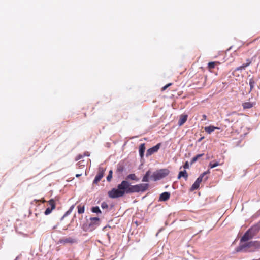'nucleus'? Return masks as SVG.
Listing matches in <instances>:
<instances>
[{"instance_id": "f257e3e1", "label": "nucleus", "mask_w": 260, "mask_h": 260, "mask_svg": "<svg viewBox=\"0 0 260 260\" xmlns=\"http://www.w3.org/2000/svg\"><path fill=\"white\" fill-rule=\"evenodd\" d=\"M128 187V182L127 180H123L121 183L118 185L117 188H113L108 193V196L111 198H117L122 197L124 194H128L127 192Z\"/></svg>"}, {"instance_id": "f03ea898", "label": "nucleus", "mask_w": 260, "mask_h": 260, "mask_svg": "<svg viewBox=\"0 0 260 260\" xmlns=\"http://www.w3.org/2000/svg\"><path fill=\"white\" fill-rule=\"evenodd\" d=\"M149 187V185L148 183H142L131 185L128 182L127 192H129V193L144 192L148 189Z\"/></svg>"}, {"instance_id": "7ed1b4c3", "label": "nucleus", "mask_w": 260, "mask_h": 260, "mask_svg": "<svg viewBox=\"0 0 260 260\" xmlns=\"http://www.w3.org/2000/svg\"><path fill=\"white\" fill-rule=\"evenodd\" d=\"M169 172V170L167 169H160L154 172L151 177L153 179V180L157 181L167 176Z\"/></svg>"}, {"instance_id": "20e7f679", "label": "nucleus", "mask_w": 260, "mask_h": 260, "mask_svg": "<svg viewBox=\"0 0 260 260\" xmlns=\"http://www.w3.org/2000/svg\"><path fill=\"white\" fill-rule=\"evenodd\" d=\"M251 241L246 242L244 244H240L236 248V252H249V250L251 248Z\"/></svg>"}, {"instance_id": "39448f33", "label": "nucleus", "mask_w": 260, "mask_h": 260, "mask_svg": "<svg viewBox=\"0 0 260 260\" xmlns=\"http://www.w3.org/2000/svg\"><path fill=\"white\" fill-rule=\"evenodd\" d=\"M210 173V171L208 170L207 171L204 172L203 173H202L196 180L194 183L193 184V185L191 186V190H196L200 186V183L202 181L203 177L207 174Z\"/></svg>"}, {"instance_id": "423d86ee", "label": "nucleus", "mask_w": 260, "mask_h": 260, "mask_svg": "<svg viewBox=\"0 0 260 260\" xmlns=\"http://www.w3.org/2000/svg\"><path fill=\"white\" fill-rule=\"evenodd\" d=\"M260 231V222L253 225L250 229L248 230V231L250 234L254 237Z\"/></svg>"}, {"instance_id": "0eeeda50", "label": "nucleus", "mask_w": 260, "mask_h": 260, "mask_svg": "<svg viewBox=\"0 0 260 260\" xmlns=\"http://www.w3.org/2000/svg\"><path fill=\"white\" fill-rule=\"evenodd\" d=\"M104 172L105 170L103 168L100 167L99 168L98 174L93 181V183L96 184L101 180L104 176Z\"/></svg>"}, {"instance_id": "6e6552de", "label": "nucleus", "mask_w": 260, "mask_h": 260, "mask_svg": "<svg viewBox=\"0 0 260 260\" xmlns=\"http://www.w3.org/2000/svg\"><path fill=\"white\" fill-rule=\"evenodd\" d=\"M161 146V143H158L156 145L152 147L151 148L148 149L147 150L146 155L147 157H148L151 155H152L153 153L156 152L158 151L159 149L160 148V147Z\"/></svg>"}, {"instance_id": "1a4fd4ad", "label": "nucleus", "mask_w": 260, "mask_h": 260, "mask_svg": "<svg viewBox=\"0 0 260 260\" xmlns=\"http://www.w3.org/2000/svg\"><path fill=\"white\" fill-rule=\"evenodd\" d=\"M251 248L249 250V252H253L260 249V241H251Z\"/></svg>"}, {"instance_id": "9d476101", "label": "nucleus", "mask_w": 260, "mask_h": 260, "mask_svg": "<svg viewBox=\"0 0 260 260\" xmlns=\"http://www.w3.org/2000/svg\"><path fill=\"white\" fill-rule=\"evenodd\" d=\"M239 115V114L237 113L236 112H233L229 114V117L228 119V120L230 122H237L238 121V116Z\"/></svg>"}, {"instance_id": "9b49d317", "label": "nucleus", "mask_w": 260, "mask_h": 260, "mask_svg": "<svg viewBox=\"0 0 260 260\" xmlns=\"http://www.w3.org/2000/svg\"><path fill=\"white\" fill-rule=\"evenodd\" d=\"M59 242L62 244H73L76 242L75 239L72 237H65L60 239Z\"/></svg>"}, {"instance_id": "f8f14e48", "label": "nucleus", "mask_w": 260, "mask_h": 260, "mask_svg": "<svg viewBox=\"0 0 260 260\" xmlns=\"http://www.w3.org/2000/svg\"><path fill=\"white\" fill-rule=\"evenodd\" d=\"M253 237L248 231V230L245 233L244 235L240 239V243L247 242L248 240L252 239Z\"/></svg>"}, {"instance_id": "ddd939ff", "label": "nucleus", "mask_w": 260, "mask_h": 260, "mask_svg": "<svg viewBox=\"0 0 260 260\" xmlns=\"http://www.w3.org/2000/svg\"><path fill=\"white\" fill-rule=\"evenodd\" d=\"M170 197V193L168 192H165L161 193L159 197V200L162 201H167Z\"/></svg>"}, {"instance_id": "4468645a", "label": "nucleus", "mask_w": 260, "mask_h": 260, "mask_svg": "<svg viewBox=\"0 0 260 260\" xmlns=\"http://www.w3.org/2000/svg\"><path fill=\"white\" fill-rule=\"evenodd\" d=\"M246 61H247V62L246 63H244L243 65H242V66H241L240 67H237L235 69V71H239V70H244L245 69V68H246L247 67L249 66L251 64V60L250 59H247Z\"/></svg>"}, {"instance_id": "2eb2a0df", "label": "nucleus", "mask_w": 260, "mask_h": 260, "mask_svg": "<svg viewBox=\"0 0 260 260\" xmlns=\"http://www.w3.org/2000/svg\"><path fill=\"white\" fill-rule=\"evenodd\" d=\"M220 128L218 127H215L212 125H210L209 126H206L205 127L204 129L206 132H207L208 134H211L212 132H213L215 129H219Z\"/></svg>"}, {"instance_id": "dca6fc26", "label": "nucleus", "mask_w": 260, "mask_h": 260, "mask_svg": "<svg viewBox=\"0 0 260 260\" xmlns=\"http://www.w3.org/2000/svg\"><path fill=\"white\" fill-rule=\"evenodd\" d=\"M188 116L187 115H181L178 121V125H182L187 120Z\"/></svg>"}, {"instance_id": "f3484780", "label": "nucleus", "mask_w": 260, "mask_h": 260, "mask_svg": "<svg viewBox=\"0 0 260 260\" xmlns=\"http://www.w3.org/2000/svg\"><path fill=\"white\" fill-rule=\"evenodd\" d=\"M145 146L144 143L141 144L139 146V154L141 158L144 157V152L145 150Z\"/></svg>"}, {"instance_id": "a211bd4d", "label": "nucleus", "mask_w": 260, "mask_h": 260, "mask_svg": "<svg viewBox=\"0 0 260 260\" xmlns=\"http://www.w3.org/2000/svg\"><path fill=\"white\" fill-rule=\"evenodd\" d=\"M219 64V62L214 61V62H210L208 64V69L209 71L212 72V70L215 68V66L217 64Z\"/></svg>"}, {"instance_id": "6ab92c4d", "label": "nucleus", "mask_w": 260, "mask_h": 260, "mask_svg": "<svg viewBox=\"0 0 260 260\" xmlns=\"http://www.w3.org/2000/svg\"><path fill=\"white\" fill-rule=\"evenodd\" d=\"M224 164V161H223V159L222 160V161L221 162H220L219 161H216L214 163H212V162H210L209 164V167L210 168H215L218 166H219V165H222L223 164Z\"/></svg>"}, {"instance_id": "aec40b11", "label": "nucleus", "mask_w": 260, "mask_h": 260, "mask_svg": "<svg viewBox=\"0 0 260 260\" xmlns=\"http://www.w3.org/2000/svg\"><path fill=\"white\" fill-rule=\"evenodd\" d=\"M181 177H184L185 180L187 179L188 174L186 170L179 172L178 176V179H180Z\"/></svg>"}, {"instance_id": "412c9836", "label": "nucleus", "mask_w": 260, "mask_h": 260, "mask_svg": "<svg viewBox=\"0 0 260 260\" xmlns=\"http://www.w3.org/2000/svg\"><path fill=\"white\" fill-rule=\"evenodd\" d=\"M126 180H134L136 181H139V178L136 176L135 174H130L127 176L126 178Z\"/></svg>"}, {"instance_id": "4be33fe9", "label": "nucleus", "mask_w": 260, "mask_h": 260, "mask_svg": "<svg viewBox=\"0 0 260 260\" xmlns=\"http://www.w3.org/2000/svg\"><path fill=\"white\" fill-rule=\"evenodd\" d=\"M242 106L244 109H250L253 106V104L251 102H245L243 103Z\"/></svg>"}, {"instance_id": "5701e85b", "label": "nucleus", "mask_w": 260, "mask_h": 260, "mask_svg": "<svg viewBox=\"0 0 260 260\" xmlns=\"http://www.w3.org/2000/svg\"><path fill=\"white\" fill-rule=\"evenodd\" d=\"M151 171L150 170H148L146 172L145 175L143 176L142 179L143 182H148L149 181V177L150 175Z\"/></svg>"}, {"instance_id": "b1692460", "label": "nucleus", "mask_w": 260, "mask_h": 260, "mask_svg": "<svg viewBox=\"0 0 260 260\" xmlns=\"http://www.w3.org/2000/svg\"><path fill=\"white\" fill-rule=\"evenodd\" d=\"M48 204L49 206V207L51 208L52 209H54L56 207L55 202L53 199H51L48 202Z\"/></svg>"}, {"instance_id": "393cba45", "label": "nucleus", "mask_w": 260, "mask_h": 260, "mask_svg": "<svg viewBox=\"0 0 260 260\" xmlns=\"http://www.w3.org/2000/svg\"><path fill=\"white\" fill-rule=\"evenodd\" d=\"M204 155V154H198L196 156H194V157H193L191 160V162H190V164H193V163H194L199 158L201 157L202 156H203Z\"/></svg>"}, {"instance_id": "a878e982", "label": "nucleus", "mask_w": 260, "mask_h": 260, "mask_svg": "<svg viewBox=\"0 0 260 260\" xmlns=\"http://www.w3.org/2000/svg\"><path fill=\"white\" fill-rule=\"evenodd\" d=\"M78 212L79 214H82L84 212L85 206L84 205H79L77 207Z\"/></svg>"}, {"instance_id": "bb28decb", "label": "nucleus", "mask_w": 260, "mask_h": 260, "mask_svg": "<svg viewBox=\"0 0 260 260\" xmlns=\"http://www.w3.org/2000/svg\"><path fill=\"white\" fill-rule=\"evenodd\" d=\"M91 224H99V218L98 217H92L90 218Z\"/></svg>"}, {"instance_id": "cd10ccee", "label": "nucleus", "mask_w": 260, "mask_h": 260, "mask_svg": "<svg viewBox=\"0 0 260 260\" xmlns=\"http://www.w3.org/2000/svg\"><path fill=\"white\" fill-rule=\"evenodd\" d=\"M91 211L93 213H101V211L98 206L93 207L91 208Z\"/></svg>"}, {"instance_id": "c85d7f7f", "label": "nucleus", "mask_w": 260, "mask_h": 260, "mask_svg": "<svg viewBox=\"0 0 260 260\" xmlns=\"http://www.w3.org/2000/svg\"><path fill=\"white\" fill-rule=\"evenodd\" d=\"M112 173H113L112 170H110L109 172V174L107 177V180L109 182L111 181V179L112 178Z\"/></svg>"}, {"instance_id": "c756f323", "label": "nucleus", "mask_w": 260, "mask_h": 260, "mask_svg": "<svg viewBox=\"0 0 260 260\" xmlns=\"http://www.w3.org/2000/svg\"><path fill=\"white\" fill-rule=\"evenodd\" d=\"M74 206H75V205H74L71 206V207L70 208L69 210L68 211H67L66 213H65V214L64 215L63 217L64 216L70 214L72 212V210L74 208Z\"/></svg>"}, {"instance_id": "7c9ffc66", "label": "nucleus", "mask_w": 260, "mask_h": 260, "mask_svg": "<svg viewBox=\"0 0 260 260\" xmlns=\"http://www.w3.org/2000/svg\"><path fill=\"white\" fill-rule=\"evenodd\" d=\"M53 210V209H52L50 207H48L45 212H44V214L46 215H49V214H50L52 212V211Z\"/></svg>"}, {"instance_id": "2f4dec72", "label": "nucleus", "mask_w": 260, "mask_h": 260, "mask_svg": "<svg viewBox=\"0 0 260 260\" xmlns=\"http://www.w3.org/2000/svg\"><path fill=\"white\" fill-rule=\"evenodd\" d=\"M254 81L252 79H250L249 80V85L250 86L251 90L254 87Z\"/></svg>"}, {"instance_id": "473e14b6", "label": "nucleus", "mask_w": 260, "mask_h": 260, "mask_svg": "<svg viewBox=\"0 0 260 260\" xmlns=\"http://www.w3.org/2000/svg\"><path fill=\"white\" fill-rule=\"evenodd\" d=\"M171 85H172V83H168L167 84V85H166L165 86H164L162 88H161V91H165L168 87H169V86H170Z\"/></svg>"}, {"instance_id": "72a5a7b5", "label": "nucleus", "mask_w": 260, "mask_h": 260, "mask_svg": "<svg viewBox=\"0 0 260 260\" xmlns=\"http://www.w3.org/2000/svg\"><path fill=\"white\" fill-rule=\"evenodd\" d=\"M101 207L103 209H107V208H108V205H107V204L106 203L103 202L101 204Z\"/></svg>"}, {"instance_id": "f704fd0d", "label": "nucleus", "mask_w": 260, "mask_h": 260, "mask_svg": "<svg viewBox=\"0 0 260 260\" xmlns=\"http://www.w3.org/2000/svg\"><path fill=\"white\" fill-rule=\"evenodd\" d=\"M117 171L121 172L123 171V166H119L117 168Z\"/></svg>"}, {"instance_id": "c9c22d12", "label": "nucleus", "mask_w": 260, "mask_h": 260, "mask_svg": "<svg viewBox=\"0 0 260 260\" xmlns=\"http://www.w3.org/2000/svg\"><path fill=\"white\" fill-rule=\"evenodd\" d=\"M183 168L184 169H188L189 168V164L188 161H186L183 166Z\"/></svg>"}, {"instance_id": "e433bc0d", "label": "nucleus", "mask_w": 260, "mask_h": 260, "mask_svg": "<svg viewBox=\"0 0 260 260\" xmlns=\"http://www.w3.org/2000/svg\"><path fill=\"white\" fill-rule=\"evenodd\" d=\"M202 117H203V119H202V120H205L207 119V116L205 114L202 115Z\"/></svg>"}, {"instance_id": "4c0bfd02", "label": "nucleus", "mask_w": 260, "mask_h": 260, "mask_svg": "<svg viewBox=\"0 0 260 260\" xmlns=\"http://www.w3.org/2000/svg\"><path fill=\"white\" fill-rule=\"evenodd\" d=\"M204 138V137H202L200 138L199 139L198 141H199V142H201V141H202Z\"/></svg>"}, {"instance_id": "58836bf2", "label": "nucleus", "mask_w": 260, "mask_h": 260, "mask_svg": "<svg viewBox=\"0 0 260 260\" xmlns=\"http://www.w3.org/2000/svg\"><path fill=\"white\" fill-rule=\"evenodd\" d=\"M82 157V156H81V155H79V156H78L77 159H81Z\"/></svg>"}, {"instance_id": "ea45409f", "label": "nucleus", "mask_w": 260, "mask_h": 260, "mask_svg": "<svg viewBox=\"0 0 260 260\" xmlns=\"http://www.w3.org/2000/svg\"><path fill=\"white\" fill-rule=\"evenodd\" d=\"M81 175V174H76V176L77 177H79V176H80Z\"/></svg>"}, {"instance_id": "a19ab883", "label": "nucleus", "mask_w": 260, "mask_h": 260, "mask_svg": "<svg viewBox=\"0 0 260 260\" xmlns=\"http://www.w3.org/2000/svg\"><path fill=\"white\" fill-rule=\"evenodd\" d=\"M46 202V201H45V200H42V203H44V202Z\"/></svg>"}]
</instances>
